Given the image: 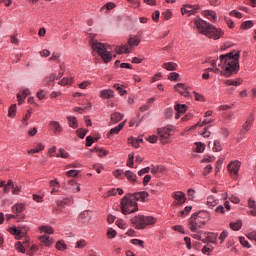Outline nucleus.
<instances>
[{
    "instance_id": "nucleus-1",
    "label": "nucleus",
    "mask_w": 256,
    "mask_h": 256,
    "mask_svg": "<svg viewBox=\"0 0 256 256\" xmlns=\"http://www.w3.org/2000/svg\"><path fill=\"white\" fill-rule=\"evenodd\" d=\"M239 57H241L239 51L223 54L216 60H212V65L216 71L220 72L222 77L229 78L239 73Z\"/></svg>"
},
{
    "instance_id": "nucleus-2",
    "label": "nucleus",
    "mask_w": 256,
    "mask_h": 256,
    "mask_svg": "<svg viewBox=\"0 0 256 256\" xmlns=\"http://www.w3.org/2000/svg\"><path fill=\"white\" fill-rule=\"evenodd\" d=\"M149 198V192L141 191L124 196L120 202V208L123 215H131L139 211V201L145 203Z\"/></svg>"
},
{
    "instance_id": "nucleus-3",
    "label": "nucleus",
    "mask_w": 256,
    "mask_h": 256,
    "mask_svg": "<svg viewBox=\"0 0 256 256\" xmlns=\"http://www.w3.org/2000/svg\"><path fill=\"white\" fill-rule=\"evenodd\" d=\"M92 50L102 59L103 63H111L113 61V52L111 47L97 40L92 42Z\"/></svg>"
},
{
    "instance_id": "nucleus-4",
    "label": "nucleus",
    "mask_w": 256,
    "mask_h": 256,
    "mask_svg": "<svg viewBox=\"0 0 256 256\" xmlns=\"http://www.w3.org/2000/svg\"><path fill=\"white\" fill-rule=\"evenodd\" d=\"M188 225L190 231L193 233L191 237L193 239H197V241H202L203 243H205V239H203V231H199V229H203V227H205L204 222L196 217L195 214H192V216L188 220Z\"/></svg>"
},
{
    "instance_id": "nucleus-5",
    "label": "nucleus",
    "mask_w": 256,
    "mask_h": 256,
    "mask_svg": "<svg viewBox=\"0 0 256 256\" xmlns=\"http://www.w3.org/2000/svg\"><path fill=\"white\" fill-rule=\"evenodd\" d=\"M131 223L134 225L135 229L141 230L149 227V225H155V223H157V218L139 214L131 219Z\"/></svg>"
},
{
    "instance_id": "nucleus-6",
    "label": "nucleus",
    "mask_w": 256,
    "mask_h": 256,
    "mask_svg": "<svg viewBox=\"0 0 256 256\" xmlns=\"http://www.w3.org/2000/svg\"><path fill=\"white\" fill-rule=\"evenodd\" d=\"M204 35L205 37H208V39H214V41H217V39H221L225 33L223 30H221V28H217L210 24Z\"/></svg>"
},
{
    "instance_id": "nucleus-7",
    "label": "nucleus",
    "mask_w": 256,
    "mask_h": 256,
    "mask_svg": "<svg viewBox=\"0 0 256 256\" xmlns=\"http://www.w3.org/2000/svg\"><path fill=\"white\" fill-rule=\"evenodd\" d=\"M158 135L161 143L165 145L166 143H169V139L171 138V135H173V130L171 128L164 127L158 130Z\"/></svg>"
},
{
    "instance_id": "nucleus-8",
    "label": "nucleus",
    "mask_w": 256,
    "mask_h": 256,
    "mask_svg": "<svg viewBox=\"0 0 256 256\" xmlns=\"http://www.w3.org/2000/svg\"><path fill=\"white\" fill-rule=\"evenodd\" d=\"M227 169L232 177H237L239 175V169H241V162L234 160L228 164Z\"/></svg>"
},
{
    "instance_id": "nucleus-9",
    "label": "nucleus",
    "mask_w": 256,
    "mask_h": 256,
    "mask_svg": "<svg viewBox=\"0 0 256 256\" xmlns=\"http://www.w3.org/2000/svg\"><path fill=\"white\" fill-rule=\"evenodd\" d=\"M210 25L211 24L207 23V21H205L201 18L195 20V27L198 30V32L201 33V35H205V33L209 29Z\"/></svg>"
},
{
    "instance_id": "nucleus-10",
    "label": "nucleus",
    "mask_w": 256,
    "mask_h": 256,
    "mask_svg": "<svg viewBox=\"0 0 256 256\" xmlns=\"http://www.w3.org/2000/svg\"><path fill=\"white\" fill-rule=\"evenodd\" d=\"M172 199H174L173 205H183L187 201V198L185 197V193L181 191H176L172 193Z\"/></svg>"
},
{
    "instance_id": "nucleus-11",
    "label": "nucleus",
    "mask_w": 256,
    "mask_h": 256,
    "mask_svg": "<svg viewBox=\"0 0 256 256\" xmlns=\"http://www.w3.org/2000/svg\"><path fill=\"white\" fill-rule=\"evenodd\" d=\"M197 9H199V5L186 4L181 8V13L182 15H187V17H191Z\"/></svg>"
},
{
    "instance_id": "nucleus-12",
    "label": "nucleus",
    "mask_w": 256,
    "mask_h": 256,
    "mask_svg": "<svg viewBox=\"0 0 256 256\" xmlns=\"http://www.w3.org/2000/svg\"><path fill=\"white\" fill-rule=\"evenodd\" d=\"M49 128L54 133V135H59L63 133V126H61V123H59V121H50Z\"/></svg>"
},
{
    "instance_id": "nucleus-13",
    "label": "nucleus",
    "mask_w": 256,
    "mask_h": 256,
    "mask_svg": "<svg viewBox=\"0 0 256 256\" xmlns=\"http://www.w3.org/2000/svg\"><path fill=\"white\" fill-rule=\"evenodd\" d=\"M175 91L182 95V97H189V87L185 83H177L174 86Z\"/></svg>"
},
{
    "instance_id": "nucleus-14",
    "label": "nucleus",
    "mask_w": 256,
    "mask_h": 256,
    "mask_svg": "<svg viewBox=\"0 0 256 256\" xmlns=\"http://www.w3.org/2000/svg\"><path fill=\"white\" fill-rule=\"evenodd\" d=\"M174 109L176 111L175 119H181V116L187 113V105L185 104H176Z\"/></svg>"
},
{
    "instance_id": "nucleus-15",
    "label": "nucleus",
    "mask_w": 256,
    "mask_h": 256,
    "mask_svg": "<svg viewBox=\"0 0 256 256\" xmlns=\"http://www.w3.org/2000/svg\"><path fill=\"white\" fill-rule=\"evenodd\" d=\"M255 121V115L253 113H251L246 121L244 122V124L242 125V129H244V131H251V127H253V123Z\"/></svg>"
},
{
    "instance_id": "nucleus-16",
    "label": "nucleus",
    "mask_w": 256,
    "mask_h": 256,
    "mask_svg": "<svg viewBox=\"0 0 256 256\" xmlns=\"http://www.w3.org/2000/svg\"><path fill=\"white\" fill-rule=\"evenodd\" d=\"M206 205L209 209H214V207L219 205V200L214 195H210L206 198Z\"/></svg>"
},
{
    "instance_id": "nucleus-17",
    "label": "nucleus",
    "mask_w": 256,
    "mask_h": 256,
    "mask_svg": "<svg viewBox=\"0 0 256 256\" xmlns=\"http://www.w3.org/2000/svg\"><path fill=\"white\" fill-rule=\"evenodd\" d=\"M142 142H143V138H135L131 136L127 139L128 145H131L135 149H139Z\"/></svg>"
},
{
    "instance_id": "nucleus-18",
    "label": "nucleus",
    "mask_w": 256,
    "mask_h": 256,
    "mask_svg": "<svg viewBox=\"0 0 256 256\" xmlns=\"http://www.w3.org/2000/svg\"><path fill=\"white\" fill-rule=\"evenodd\" d=\"M49 187L51 189L50 193H59V189H61V184H59V180L54 179V180H50L49 182Z\"/></svg>"
},
{
    "instance_id": "nucleus-19",
    "label": "nucleus",
    "mask_w": 256,
    "mask_h": 256,
    "mask_svg": "<svg viewBox=\"0 0 256 256\" xmlns=\"http://www.w3.org/2000/svg\"><path fill=\"white\" fill-rule=\"evenodd\" d=\"M194 215H195L196 217H198V219H199L200 221H203V222H204V225H206V224H207V221H209V219H210L209 212H207V211L196 212V213H194Z\"/></svg>"
},
{
    "instance_id": "nucleus-20",
    "label": "nucleus",
    "mask_w": 256,
    "mask_h": 256,
    "mask_svg": "<svg viewBox=\"0 0 256 256\" xmlns=\"http://www.w3.org/2000/svg\"><path fill=\"white\" fill-rule=\"evenodd\" d=\"M125 127V122H121L118 126H115L114 128L110 129V131L107 133V137H111V135H119L121 133V130Z\"/></svg>"
},
{
    "instance_id": "nucleus-21",
    "label": "nucleus",
    "mask_w": 256,
    "mask_h": 256,
    "mask_svg": "<svg viewBox=\"0 0 256 256\" xmlns=\"http://www.w3.org/2000/svg\"><path fill=\"white\" fill-rule=\"evenodd\" d=\"M123 119V114L120 112H114L110 116V124L116 125V123H119Z\"/></svg>"
},
{
    "instance_id": "nucleus-22",
    "label": "nucleus",
    "mask_w": 256,
    "mask_h": 256,
    "mask_svg": "<svg viewBox=\"0 0 256 256\" xmlns=\"http://www.w3.org/2000/svg\"><path fill=\"white\" fill-rule=\"evenodd\" d=\"M100 97L102 99H113V97H115V92L111 89H104L100 91Z\"/></svg>"
},
{
    "instance_id": "nucleus-23",
    "label": "nucleus",
    "mask_w": 256,
    "mask_h": 256,
    "mask_svg": "<svg viewBox=\"0 0 256 256\" xmlns=\"http://www.w3.org/2000/svg\"><path fill=\"white\" fill-rule=\"evenodd\" d=\"M39 241L43 243L44 247H51V245L54 243L53 238L49 237L48 235L40 236Z\"/></svg>"
},
{
    "instance_id": "nucleus-24",
    "label": "nucleus",
    "mask_w": 256,
    "mask_h": 256,
    "mask_svg": "<svg viewBox=\"0 0 256 256\" xmlns=\"http://www.w3.org/2000/svg\"><path fill=\"white\" fill-rule=\"evenodd\" d=\"M210 123H213V119L205 118L203 121H199L198 123L190 127L189 131H193V129H197V127H203L205 125H209Z\"/></svg>"
},
{
    "instance_id": "nucleus-25",
    "label": "nucleus",
    "mask_w": 256,
    "mask_h": 256,
    "mask_svg": "<svg viewBox=\"0 0 256 256\" xmlns=\"http://www.w3.org/2000/svg\"><path fill=\"white\" fill-rule=\"evenodd\" d=\"M202 15L207 17L210 21H217V13L213 10H204L202 11Z\"/></svg>"
},
{
    "instance_id": "nucleus-26",
    "label": "nucleus",
    "mask_w": 256,
    "mask_h": 256,
    "mask_svg": "<svg viewBox=\"0 0 256 256\" xmlns=\"http://www.w3.org/2000/svg\"><path fill=\"white\" fill-rule=\"evenodd\" d=\"M45 149V145L38 143L37 146H33L30 150L27 151L28 155H35V153H41Z\"/></svg>"
},
{
    "instance_id": "nucleus-27",
    "label": "nucleus",
    "mask_w": 256,
    "mask_h": 256,
    "mask_svg": "<svg viewBox=\"0 0 256 256\" xmlns=\"http://www.w3.org/2000/svg\"><path fill=\"white\" fill-rule=\"evenodd\" d=\"M125 177L128 179L129 183H132V185L137 183V174L133 173L131 170L125 172Z\"/></svg>"
},
{
    "instance_id": "nucleus-28",
    "label": "nucleus",
    "mask_w": 256,
    "mask_h": 256,
    "mask_svg": "<svg viewBox=\"0 0 256 256\" xmlns=\"http://www.w3.org/2000/svg\"><path fill=\"white\" fill-rule=\"evenodd\" d=\"M8 231H9V233H11V235H15L16 239H21L23 237V235H25V233H23L17 227H10L8 229Z\"/></svg>"
},
{
    "instance_id": "nucleus-29",
    "label": "nucleus",
    "mask_w": 256,
    "mask_h": 256,
    "mask_svg": "<svg viewBox=\"0 0 256 256\" xmlns=\"http://www.w3.org/2000/svg\"><path fill=\"white\" fill-rule=\"evenodd\" d=\"M130 51L131 47H129L127 44H122L116 47V53H118V55H123V53H129Z\"/></svg>"
},
{
    "instance_id": "nucleus-30",
    "label": "nucleus",
    "mask_w": 256,
    "mask_h": 256,
    "mask_svg": "<svg viewBox=\"0 0 256 256\" xmlns=\"http://www.w3.org/2000/svg\"><path fill=\"white\" fill-rule=\"evenodd\" d=\"M68 125L71 129H77L79 127V122L77 121V117L75 116H68L67 117Z\"/></svg>"
},
{
    "instance_id": "nucleus-31",
    "label": "nucleus",
    "mask_w": 256,
    "mask_h": 256,
    "mask_svg": "<svg viewBox=\"0 0 256 256\" xmlns=\"http://www.w3.org/2000/svg\"><path fill=\"white\" fill-rule=\"evenodd\" d=\"M243 83V79L238 78L237 80H226L225 81V85H227V87H239V85H242Z\"/></svg>"
},
{
    "instance_id": "nucleus-32",
    "label": "nucleus",
    "mask_w": 256,
    "mask_h": 256,
    "mask_svg": "<svg viewBox=\"0 0 256 256\" xmlns=\"http://www.w3.org/2000/svg\"><path fill=\"white\" fill-rule=\"evenodd\" d=\"M25 211V204L20 203V204H15L12 207V212L16 213V215H19V213H23Z\"/></svg>"
},
{
    "instance_id": "nucleus-33",
    "label": "nucleus",
    "mask_w": 256,
    "mask_h": 256,
    "mask_svg": "<svg viewBox=\"0 0 256 256\" xmlns=\"http://www.w3.org/2000/svg\"><path fill=\"white\" fill-rule=\"evenodd\" d=\"M93 151L97 153L98 157H107V155H109V151L105 150V148L95 147Z\"/></svg>"
},
{
    "instance_id": "nucleus-34",
    "label": "nucleus",
    "mask_w": 256,
    "mask_h": 256,
    "mask_svg": "<svg viewBox=\"0 0 256 256\" xmlns=\"http://www.w3.org/2000/svg\"><path fill=\"white\" fill-rule=\"evenodd\" d=\"M16 115H17V104H12L8 109V117H10V119H15Z\"/></svg>"
},
{
    "instance_id": "nucleus-35",
    "label": "nucleus",
    "mask_w": 256,
    "mask_h": 256,
    "mask_svg": "<svg viewBox=\"0 0 256 256\" xmlns=\"http://www.w3.org/2000/svg\"><path fill=\"white\" fill-rule=\"evenodd\" d=\"M248 207L250 209L249 214L256 217V204L254 200H248Z\"/></svg>"
},
{
    "instance_id": "nucleus-36",
    "label": "nucleus",
    "mask_w": 256,
    "mask_h": 256,
    "mask_svg": "<svg viewBox=\"0 0 256 256\" xmlns=\"http://www.w3.org/2000/svg\"><path fill=\"white\" fill-rule=\"evenodd\" d=\"M163 68L166 69V71H177V63L166 62L163 64Z\"/></svg>"
},
{
    "instance_id": "nucleus-37",
    "label": "nucleus",
    "mask_w": 256,
    "mask_h": 256,
    "mask_svg": "<svg viewBox=\"0 0 256 256\" xmlns=\"http://www.w3.org/2000/svg\"><path fill=\"white\" fill-rule=\"evenodd\" d=\"M241 227H243V222H241L240 220L230 223V229H232V231H239Z\"/></svg>"
},
{
    "instance_id": "nucleus-38",
    "label": "nucleus",
    "mask_w": 256,
    "mask_h": 256,
    "mask_svg": "<svg viewBox=\"0 0 256 256\" xmlns=\"http://www.w3.org/2000/svg\"><path fill=\"white\" fill-rule=\"evenodd\" d=\"M139 43H141V40L137 36L131 37L128 40V45H130V47H137L139 46Z\"/></svg>"
},
{
    "instance_id": "nucleus-39",
    "label": "nucleus",
    "mask_w": 256,
    "mask_h": 256,
    "mask_svg": "<svg viewBox=\"0 0 256 256\" xmlns=\"http://www.w3.org/2000/svg\"><path fill=\"white\" fill-rule=\"evenodd\" d=\"M40 231L41 233H46V235H53L55 233V230L51 226H41Z\"/></svg>"
},
{
    "instance_id": "nucleus-40",
    "label": "nucleus",
    "mask_w": 256,
    "mask_h": 256,
    "mask_svg": "<svg viewBox=\"0 0 256 256\" xmlns=\"http://www.w3.org/2000/svg\"><path fill=\"white\" fill-rule=\"evenodd\" d=\"M129 3L131 9H139L141 7V1L138 0H126Z\"/></svg>"
},
{
    "instance_id": "nucleus-41",
    "label": "nucleus",
    "mask_w": 256,
    "mask_h": 256,
    "mask_svg": "<svg viewBox=\"0 0 256 256\" xmlns=\"http://www.w3.org/2000/svg\"><path fill=\"white\" fill-rule=\"evenodd\" d=\"M135 163V152H131L128 155V160H127V167L133 168V165Z\"/></svg>"
},
{
    "instance_id": "nucleus-42",
    "label": "nucleus",
    "mask_w": 256,
    "mask_h": 256,
    "mask_svg": "<svg viewBox=\"0 0 256 256\" xmlns=\"http://www.w3.org/2000/svg\"><path fill=\"white\" fill-rule=\"evenodd\" d=\"M10 42L12 43V45L19 46L20 41H19V34L17 32L10 35Z\"/></svg>"
},
{
    "instance_id": "nucleus-43",
    "label": "nucleus",
    "mask_w": 256,
    "mask_h": 256,
    "mask_svg": "<svg viewBox=\"0 0 256 256\" xmlns=\"http://www.w3.org/2000/svg\"><path fill=\"white\" fill-rule=\"evenodd\" d=\"M56 157H61V159H69V152L65 151L63 148H60L59 152L56 154Z\"/></svg>"
},
{
    "instance_id": "nucleus-44",
    "label": "nucleus",
    "mask_w": 256,
    "mask_h": 256,
    "mask_svg": "<svg viewBox=\"0 0 256 256\" xmlns=\"http://www.w3.org/2000/svg\"><path fill=\"white\" fill-rule=\"evenodd\" d=\"M58 85H62L63 87H65V85H73V77L63 78L58 82Z\"/></svg>"
},
{
    "instance_id": "nucleus-45",
    "label": "nucleus",
    "mask_w": 256,
    "mask_h": 256,
    "mask_svg": "<svg viewBox=\"0 0 256 256\" xmlns=\"http://www.w3.org/2000/svg\"><path fill=\"white\" fill-rule=\"evenodd\" d=\"M169 81H181V77L179 76V73L177 72H171L168 75Z\"/></svg>"
},
{
    "instance_id": "nucleus-46",
    "label": "nucleus",
    "mask_w": 256,
    "mask_h": 256,
    "mask_svg": "<svg viewBox=\"0 0 256 256\" xmlns=\"http://www.w3.org/2000/svg\"><path fill=\"white\" fill-rule=\"evenodd\" d=\"M113 89H116V91H118V93H119V95H121V97H123V95L127 94V90L123 89V87H121V85H119V84H114Z\"/></svg>"
},
{
    "instance_id": "nucleus-47",
    "label": "nucleus",
    "mask_w": 256,
    "mask_h": 256,
    "mask_svg": "<svg viewBox=\"0 0 256 256\" xmlns=\"http://www.w3.org/2000/svg\"><path fill=\"white\" fill-rule=\"evenodd\" d=\"M239 242L242 245V247H246V249H251V244H249V241H247V239H245V237L240 236Z\"/></svg>"
},
{
    "instance_id": "nucleus-48",
    "label": "nucleus",
    "mask_w": 256,
    "mask_h": 256,
    "mask_svg": "<svg viewBox=\"0 0 256 256\" xmlns=\"http://www.w3.org/2000/svg\"><path fill=\"white\" fill-rule=\"evenodd\" d=\"M116 225L117 227H119V229H123V230L127 229L128 227L127 222H125V220L123 219L116 220Z\"/></svg>"
},
{
    "instance_id": "nucleus-49",
    "label": "nucleus",
    "mask_w": 256,
    "mask_h": 256,
    "mask_svg": "<svg viewBox=\"0 0 256 256\" xmlns=\"http://www.w3.org/2000/svg\"><path fill=\"white\" fill-rule=\"evenodd\" d=\"M195 101H200L201 103H205V96L203 94H200L198 92H193Z\"/></svg>"
},
{
    "instance_id": "nucleus-50",
    "label": "nucleus",
    "mask_w": 256,
    "mask_h": 256,
    "mask_svg": "<svg viewBox=\"0 0 256 256\" xmlns=\"http://www.w3.org/2000/svg\"><path fill=\"white\" fill-rule=\"evenodd\" d=\"M56 249L57 251H65V249H67V244H65L64 241H58L56 243Z\"/></svg>"
},
{
    "instance_id": "nucleus-51",
    "label": "nucleus",
    "mask_w": 256,
    "mask_h": 256,
    "mask_svg": "<svg viewBox=\"0 0 256 256\" xmlns=\"http://www.w3.org/2000/svg\"><path fill=\"white\" fill-rule=\"evenodd\" d=\"M196 145V153H203L205 151V144L202 142H195Z\"/></svg>"
},
{
    "instance_id": "nucleus-52",
    "label": "nucleus",
    "mask_w": 256,
    "mask_h": 256,
    "mask_svg": "<svg viewBox=\"0 0 256 256\" xmlns=\"http://www.w3.org/2000/svg\"><path fill=\"white\" fill-rule=\"evenodd\" d=\"M213 151H215L216 153H219V151H222V147H221V142L219 140H215L213 143Z\"/></svg>"
},
{
    "instance_id": "nucleus-53",
    "label": "nucleus",
    "mask_w": 256,
    "mask_h": 256,
    "mask_svg": "<svg viewBox=\"0 0 256 256\" xmlns=\"http://www.w3.org/2000/svg\"><path fill=\"white\" fill-rule=\"evenodd\" d=\"M107 237L108 239H115V237H117V231L113 228H109L107 231Z\"/></svg>"
},
{
    "instance_id": "nucleus-54",
    "label": "nucleus",
    "mask_w": 256,
    "mask_h": 256,
    "mask_svg": "<svg viewBox=\"0 0 256 256\" xmlns=\"http://www.w3.org/2000/svg\"><path fill=\"white\" fill-rule=\"evenodd\" d=\"M69 185L76 187L74 193H79V191H81V184L77 183L75 180H70Z\"/></svg>"
},
{
    "instance_id": "nucleus-55",
    "label": "nucleus",
    "mask_w": 256,
    "mask_h": 256,
    "mask_svg": "<svg viewBox=\"0 0 256 256\" xmlns=\"http://www.w3.org/2000/svg\"><path fill=\"white\" fill-rule=\"evenodd\" d=\"M254 23L252 20L245 21L241 24V29H251L253 27Z\"/></svg>"
},
{
    "instance_id": "nucleus-56",
    "label": "nucleus",
    "mask_w": 256,
    "mask_h": 256,
    "mask_svg": "<svg viewBox=\"0 0 256 256\" xmlns=\"http://www.w3.org/2000/svg\"><path fill=\"white\" fill-rule=\"evenodd\" d=\"M76 135L80 139H85V135H87V130H85V129H78V130H76Z\"/></svg>"
},
{
    "instance_id": "nucleus-57",
    "label": "nucleus",
    "mask_w": 256,
    "mask_h": 256,
    "mask_svg": "<svg viewBox=\"0 0 256 256\" xmlns=\"http://www.w3.org/2000/svg\"><path fill=\"white\" fill-rule=\"evenodd\" d=\"M162 17L165 19V21H169V19L173 17V13L171 12V10H166L162 13Z\"/></svg>"
},
{
    "instance_id": "nucleus-58",
    "label": "nucleus",
    "mask_w": 256,
    "mask_h": 256,
    "mask_svg": "<svg viewBox=\"0 0 256 256\" xmlns=\"http://www.w3.org/2000/svg\"><path fill=\"white\" fill-rule=\"evenodd\" d=\"M115 195H117V189L112 188L106 194H104V199H107V197H113Z\"/></svg>"
},
{
    "instance_id": "nucleus-59",
    "label": "nucleus",
    "mask_w": 256,
    "mask_h": 256,
    "mask_svg": "<svg viewBox=\"0 0 256 256\" xmlns=\"http://www.w3.org/2000/svg\"><path fill=\"white\" fill-rule=\"evenodd\" d=\"M166 119H171L173 117V108H166L164 111Z\"/></svg>"
},
{
    "instance_id": "nucleus-60",
    "label": "nucleus",
    "mask_w": 256,
    "mask_h": 256,
    "mask_svg": "<svg viewBox=\"0 0 256 256\" xmlns=\"http://www.w3.org/2000/svg\"><path fill=\"white\" fill-rule=\"evenodd\" d=\"M227 237H229V232L227 230L222 231L219 236L220 243H223Z\"/></svg>"
},
{
    "instance_id": "nucleus-61",
    "label": "nucleus",
    "mask_w": 256,
    "mask_h": 256,
    "mask_svg": "<svg viewBox=\"0 0 256 256\" xmlns=\"http://www.w3.org/2000/svg\"><path fill=\"white\" fill-rule=\"evenodd\" d=\"M87 242L85 240H79L76 242V249H83V247H86Z\"/></svg>"
},
{
    "instance_id": "nucleus-62",
    "label": "nucleus",
    "mask_w": 256,
    "mask_h": 256,
    "mask_svg": "<svg viewBox=\"0 0 256 256\" xmlns=\"http://www.w3.org/2000/svg\"><path fill=\"white\" fill-rule=\"evenodd\" d=\"M77 175H79L78 170H69L66 172L67 177H77Z\"/></svg>"
},
{
    "instance_id": "nucleus-63",
    "label": "nucleus",
    "mask_w": 256,
    "mask_h": 256,
    "mask_svg": "<svg viewBox=\"0 0 256 256\" xmlns=\"http://www.w3.org/2000/svg\"><path fill=\"white\" fill-rule=\"evenodd\" d=\"M15 249H17L19 253H25V247H23V244H21V242H17L15 244Z\"/></svg>"
},
{
    "instance_id": "nucleus-64",
    "label": "nucleus",
    "mask_w": 256,
    "mask_h": 256,
    "mask_svg": "<svg viewBox=\"0 0 256 256\" xmlns=\"http://www.w3.org/2000/svg\"><path fill=\"white\" fill-rule=\"evenodd\" d=\"M247 239L250 241H255L256 243V231H251L247 234Z\"/></svg>"
}]
</instances>
